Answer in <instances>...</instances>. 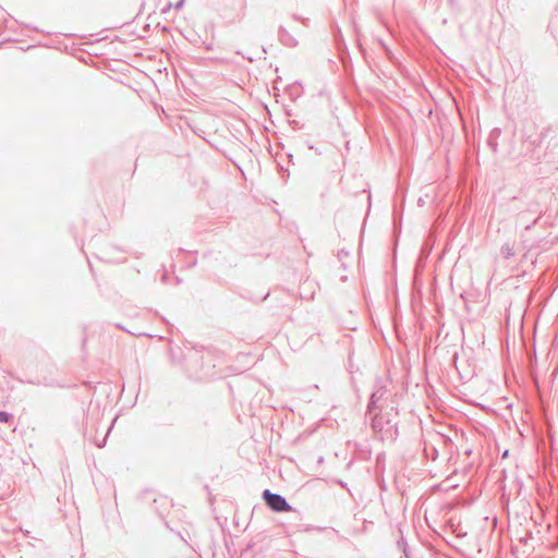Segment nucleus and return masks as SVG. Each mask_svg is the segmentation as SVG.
<instances>
[{
    "mask_svg": "<svg viewBox=\"0 0 558 558\" xmlns=\"http://www.w3.org/2000/svg\"><path fill=\"white\" fill-rule=\"evenodd\" d=\"M371 417V426L375 433H384L392 436L397 432V422L395 417L397 412L393 407L389 410H378L366 413Z\"/></svg>",
    "mask_w": 558,
    "mask_h": 558,
    "instance_id": "nucleus-1",
    "label": "nucleus"
},
{
    "mask_svg": "<svg viewBox=\"0 0 558 558\" xmlns=\"http://www.w3.org/2000/svg\"><path fill=\"white\" fill-rule=\"evenodd\" d=\"M387 393H388V389L383 384V380L380 378H378L375 381L374 390L371 393L366 413L375 412L378 410H385L387 408L386 407L387 405Z\"/></svg>",
    "mask_w": 558,
    "mask_h": 558,
    "instance_id": "nucleus-2",
    "label": "nucleus"
},
{
    "mask_svg": "<svg viewBox=\"0 0 558 558\" xmlns=\"http://www.w3.org/2000/svg\"><path fill=\"white\" fill-rule=\"evenodd\" d=\"M263 500L265 501L266 506L275 512L293 510V508L289 505L283 496L272 493L269 489H265L263 492Z\"/></svg>",
    "mask_w": 558,
    "mask_h": 558,
    "instance_id": "nucleus-3",
    "label": "nucleus"
},
{
    "mask_svg": "<svg viewBox=\"0 0 558 558\" xmlns=\"http://www.w3.org/2000/svg\"><path fill=\"white\" fill-rule=\"evenodd\" d=\"M278 37L282 45L287 47H295L298 45V40L282 26L278 31Z\"/></svg>",
    "mask_w": 558,
    "mask_h": 558,
    "instance_id": "nucleus-4",
    "label": "nucleus"
},
{
    "mask_svg": "<svg viewBox=\"0 0 558 558\" xmlns=\"http://www.w3.org/2000/svg\"><path fill=\"white\" fill-rule=\"evenodd\" d=\"M500 133H501V130H500V129H498V128H496V129H494V130L489 133V136H488V138H487V144H488V146L492 148V150H493L494 153H497V147H498V142H497V140H498V137H499Z\"/></svg>",
    "mask_w": 558,
    "mask_h": 558,
    "instance_id": "nucleus-5",
    "label": "nucleus"
},
{
    "mask_svg": "<svg viewBox=\"0 0 558 558\" xmlns=\"http://www.w3.org/2000/svg\"><path fill=\"white\" fill-rule=\"evenodd\" d=\"M500 253H501L502 257L506 258V259H509V258L513 257L514 254H515L513 245H511L509 243H505L501 246Z\"/></svg>",
    "mask_w": 558,
    "mask_h": 558,
    "instance_id": "nucleus-6",
    "label": "nucleus"
},
{
    "mask_svg": "<svg viewBox=\"0 0 558 558\" xmlns=\"http://www.w3.org/2000/svg\"><path fill=\"white\" fill-rule=\"evenodd\" d=\"M13 415L5 411H0V422L9 423L12 420Z\"/></svg>",
    "mask_w": 558,
    "mask_h": 558,
    "instance_id": "nucleus-7",
    "label": "nucleus"
},
{
    "mask_svg": "<svg viewBox=\"0 0 558 558\" xmlns=\"http://www.w3.org/2000/svg\"><path fill=\"white\" fill-rule=\"evenodd\" d=\"M530 210H531L532 213H534V214H538V215H537V217H536L535 219H533V221H532L531 223L526 225V227H525L526 229H531V228H532V226L536 223V221L539 219V216H541V214L538 213V209H537V206H536V205H534V208H532V209H530Z\"/></svg>",
    "mask_w": 558,
    "mask_h": 558,
    "instance_id": "nucleus-8",
    "label": "nucleus"
},
{
    "mask_svg": "<svg viewBox=\"0 0 558 558\" xmlns=\"http://www.w3.org/2000/svg\"><path fill=\"white\" fill-rule=\"evenodd\" d=\"M184 4V0H179L175 4H174V9L175 10H179L183 7Z\"/></svg>",
    "mask_w": 558,
    "mask_h": 558,
    "instance_id": "nucleus-9",
    "label": "nucleus"
},
{
    "mask_svg": "<svg viewBox=\"0 0 558 558\" xmlns=\"http://www.w3.org/2000/svg\"><path fill=\"white\" fill-rule=\"evenodd\" d=\"M106 438L102 440V442L98 444V447H102L105 445Z\"/></svg>",
    "mask_w": 558,
    "mask_h": 558,
    "instance_id": "nucleus-10",
    "label": "nucleus"
},
{
    "mask_svg": "<svg viewBox=\"0 0 558 558\" xmlns=\"http://www.w3.org/2000/svg\"><path fill=\"white\" fill-rule=\"evenodd\" d=\"M449 1H450L451 3H453V2H454V0H449Z\"/></svg>",
    "mask_w": 558,
    "mask_h": 558,
    "instance_id": "nucleus-11",
    "label": "nucleus"
}]
</instances>
